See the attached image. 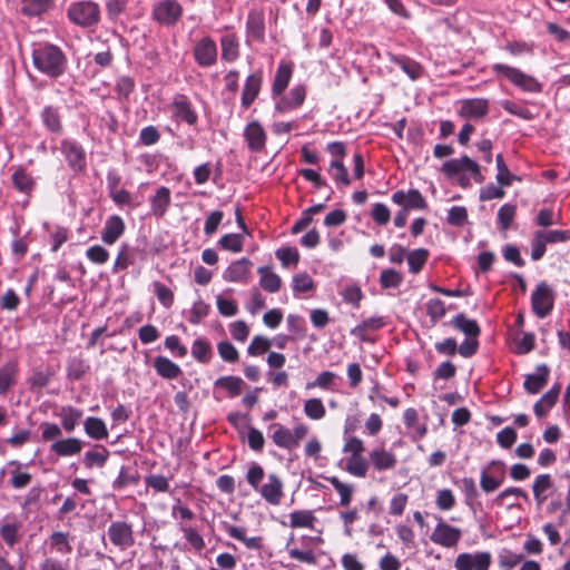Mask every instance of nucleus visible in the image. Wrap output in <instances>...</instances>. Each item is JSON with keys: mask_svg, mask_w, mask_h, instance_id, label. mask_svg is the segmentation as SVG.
Returning a JSON list of instances; mask_svg holds the SVG:
<instances>
[{"mask_svg": "<svg viewBox=\"0 0 570 570\" xmlns=\"http://www.w3.org/2000/svg\"><path fill=\"white\" fill-rule=\"evenodd\" d=\"M32 65L42 75L57 79L68 68V59L60 47L50 42H39L32 46Z\"/></svg>", "mask_w": 570, "mask_h": 570, "instance_id": "1", "label": "nucleus"}, {"mask_svg": "<svg viewBox=\"0 0 570 570\" xmlns=\"http://www.w3.org/2000/svg\"><path fill=\"white\" fill-rule=\"evenodd\" d=\"M454 328L462 332L466 338L458 347L454 338H445L442 342L435 343V350L440 354L454 355L456 352L463 357L473 356L479 347L478 336L480 335V327L478 323H451Z\"/></svg>", "mask_w": 570, "mask_h": 570, "instance_id": "2", "label": "nucleus"}, {"mask_svg": "<svg viewBox=\"0 0 570 570\" xmlns=\"http://www.w3.org/2000/svg\"><path fill=\"white\" fill-rule=\"evenodd\" d=\"M491 69L498 76L505 78L512 85L525 92L538 94L542 91L541 82H539L533 76L528 75L515 67H511L505 63H494Z\"/></svg>", "mask_w": 570, "mask_h": 570, "instance_id": "3", "label": "nucleus"}, {"mask_svg": "<svg viewBox=\"0 0 570 570\" xmlns=\"http://www.w3.org/2000/svg\"><path fill=\"white\" fill-rule=\"evenodd\" d=\"M67 16L73 24L91 28L100 21V9L94 1H76L68 7Z\"/></svg>", "mask_w": 570, "mask_h": 570, "instance_id": "4", "label": "nucleus"}, {"mask_svg": "<svg viewBox=\"0 0 570 570\" xmlns=\"http://www.w3.org/2000/svg\"><path fill=\"white\" fill-rule=\"evenodd\" d=\"M171 119L177 124L185 122L194 127L198 122V114L185 94H176L170 102Z\"/></svg>", "mask_w": 570, "mask_h": 570, "instance_id": "5", "label": "nucleus"}, {"mask_svg": "<svg viewBox=\"0 0 570 570\" xmlns=\"http://www.w3.org/2000/svg\"><path fill=\"white\" fill-rule=\"evenodd\" d=\"M442 171L448 177H454L462 171H468L476 183L480 184L484 180L480 165L466 155L459 159L454 158L443 163Z\"/></svg>", "mask_w": 570, "mask_h": 570, "instance_id": "6", "label": "nucleus"}, {"mask_svg": "<svg viewBox=\"0 0 570 570\" xmlns=\"http://www.w3.org/2000/svg\"><path fill=\"white\" fill-rule=\"evenodd\" d=\"M183 16V7L177 0H160L155 3L151 17L164 26H175Z\"/></svg>", "mask_w": 570, "mask_h": 570, "instance_id": "7", "label": "nucleus"}, {"mask_svg": "<svg viewBox=\"0 0 570 570\" xmlns=\"http://www.w3.org/2000/svg\"><path fill=\"white\" fill-rule=\"evenodd\" d=\"M107 535L110 542L119 550L125 551L135 544L132 525L126 521L110 523Z\"/></svg>", "mask_w": 570, "mask_h": 570, "instance_id": "8", "label": "nucleus"}, {"mask_svg": "<svg viewBox=\"0 0 570 570\" xmlns=\"http://www.w3.org/2000/svg\"><path fill=\"white\" fill-rule=\"evenodd\" d=\"M60 150L72 171L81 173L86 169V150L78 141L63 139L60 142Z\"/></svg>", "mask_w": 570, "mask_h": 570, "instance_id": "9", "label": "nucleus"}, {"mask_svg": "<svg viewBox=\"0 0 570 570\" xmlns=\"http://www.w3.org/2000/svg\"><path fill=\"white\" fill-rule=\"evenodd\" d=\"M217 46L209 37L205 36L199 39L193 50L196 63L202 68H209L217 62Z\"/></svg>", "mask_w": 570, "mask_h": 570, "instance_id": "10", "label": "nucleus"}, {"mask_svg": "<svg viewBox=\"0 0 570 570\" xmlns=\"http://www.w3.org/2000/svg\"><path fill=\"white\" fill-rule=\"evenodd\" d=\"M553 291L546 282H541L531 295L534 314L543 318L553 307Z\"/></svg>", "mask_w": 570, "mask_h": 570, "instance_id": "11", "label": "nucleus"}, {"mask_svg": "<svg viewBox=\"0 0 570 570\" xmlns=\"http://www.w3.org/2000/svg\"><path fill=\"white\" fill-rule=\"evenodd\" d=\"M492 562L490 552L461 553L456 557V570H489Z\"/></svg>", "mask_w": 570, "mask_h": 570, "instance_id": "12", "label": "nucleus"}, {"mask_svg": "<svg viewBox=\"0 0 570 570\" xmlns=\"http://www.w3.org/2000/svg\"><path fill=\"white\" fill-rule=\"evenodd\" d=\"M392 202L399 206L410 210H425L428 203L419 189H410L404 191L402 189L392 194Z\"/></svg>", "mask_w": 570, "mask_h": 570, "instance_id": "13", "label": "nucleus"}, {"mask_svg": "<svg viewBox=\"0 0 570 570\" xmlns=\"http://www.w3.org/2000/svg\"><path fill=\"white\" fill-rule=\"evenodd\" d=\"M459 104L458 115L464 119H481L488 115L490 109L487 98L463 99Z\"/></svg>", "mask_w": 570, "mask_h": 570, "instance_id": "14", "label": "nucleus"}, {"mask_svg": "<svg viewBox=\"0 0 570 570\" xmlns=\"http://www.w3.org/2000/svg\"><path fill=\"white\" fill-rule=\"evenodd\" d=\"M263 85V70L257 69L246 77L243 90L240 104L244 109H247L258 97Z\"/></svg>", "mask_w": 570, "mask_h": 570, "instance_id": "15", "label": "nucleus"}, {"mask_svg": "<svg viewBox=\"0 0 570 570\" xmlns=\"http://www.w3.org/2000/svg\"><path fill=\"white\" fill-rule=\"evenodd\" d=\"M265 14L261 9H252L246 20V39L263 43L265 41Z\"/></svg>", "mask_w": 570, "mask_h": 570, "instance_id": "16", "label": "nucleus"}, {"mask_svg": "<svg viewBox=\"0 0 570 570\" xmlns=\"http://www.w3.org/2000/svg\"><path fill=\"white\" fill-rule=\"evenodd\" d=\"M462 532L459 528L452 527L441 520L431 534V540L436 544L452 548L458 544Z\"/></svg>", "mask_w": 570, "mask_h": 570, "instance_id": "17", "label": "nucleus"}, {"mask_svg": "<svg viewBox=\"0 0 570 570\" xmlns=\"http://www.w3.org/2000/svg\"><path fill=\"white\" fill-rule=\"evenodd\" d=\"M253 263L248 258H240L233 262L223 273L226 282L247 283Z\"/></svg>", "mask_w": 570, "mask_h": 570, "instance_id": "18", "label": "nucleus"}, {"mask_svg": "<svg viewBox=\"0 0 570 570\" xmlns=\"http://www.w3.org/2000/svg\"><path fill=\"white\" fill-rule=\"evenodd\" d=\"M306 92L307 89L304 85L293 87L286 96H283L281 100L276 102L275 109L279 112H286L301 107L305 101Z\"/></svg>", "mask_w": 570, "mask_h": 570, "instance_id": "19", "label": "nucleus"}, {"mask_svg": "<svg viewBox=\"0 0 570 570\" xmlns=\"http://www.w3.org/2000/svg\"><path fill=\"white\" fill-rule=\"evenodd\" d=\"M269 504L277 505L283 498V481L274 473L268 475V481L257 490Z\"/></svg>", "mask_w": 570, "mask_h": 570, "instance_id": "20", "label": "nucleus"}, {"mask_svg": "<svg viewBox=\"0 0 570 570\" xmlns=\"http://www.w3.org/2000/svg\"><path fill=\"white\" fill-rule=\"evenodd\" d=\"M293 76V63L282 60L278 63L272 83V97L275 99L284 94Z\"/></svg>", "mask_w": 570, "mask_h": 570, "instance_id": "21", "label": "nucleus"}, {"mask_svg": "<svg viewBox=\"0 0 570 570\" xmlns=\"http://www.w3.org/2000/svg\"><path fill=\"white\" fill-rule=\"evenodd\" d=\"M244 137L252 151L258 153L265 148L266 132L258 121L253 120L246 126Z\"/></svg>", "mask_w": 570, "mask_h": 570, "instance_id": "22", "label": "nucleus"}, {"mask_svg": "<svg viewBox=\"0 0 570 570\" xmlns=\"http://www.w3.org/2000/svg\"><path fill=\"white\" fill-rule=\"evenodd\" d=\"M126 225L118 215H111L107 218L101 232V240L106 245L115 244L125 233Z\"/></svg>", "mask_w": 570, "mask_h": 570, "instance_id": "23", "label": "nucleus"}, {"mask_svg": "<svg viewBox=\"0 0 570 570\" xmlns=\"http://www.w3.org/2000/svg\"><path fill=\"white\" fill-rule=\"evenodd\" d=\"M550 368L546 364H540L535 368V373L525 375L523 383L524 390L529 394L539 393L548 383Z\"/></svg>", "mask_w": 570, "mask_h": 570, "instance_id": "24", "label": "nucleus"}, {"mask_svg": "<svg viewBox=\"0 0 570 570\" xmlns=\"http://www.w3.org/2000/svg\"><path fill=\"white\" fill-rule=\"evenodd\" d=\"M40 118L45 128L51 134L60 135L63 131L59 107L52 105L45 106L40 112Z\"/></svg>", "mask_w": 570, "mask_h": 570, "instance_id": "25", "label": "nucleus"}, {"mask_svg": "<svg viewBox=\"0 0 570 570\" xmlns=\"http://www.w3.org/2000/svg\"><path fill=\"white\" fill-rule=\"evenodd\" d=\"M150 212L157 218H163L171 203L170 189L166 186L157 188L154 196L150 197Z\"/></svg>", "mask_w": 570, "mask_h": 570, "instance_id": "26", "label": "nucleus"}, {"mask_svg": "<svg viewBox=\"0 0 570 570\" xmlns=\"http://www.w3.org/2000/svg\"><path fill=\"white\" fill-rule=\"evenodd\" d=\"M83 442L77 438H67L55 441L50 445V452L58 456H71L79 454Z\"/></svg>", "mask_w": 570, "mask_h": 570, "instance_id": "27", "label": "nucleus"}, {"mask_svg": "<svg viewBox=\"0 0 570 570\" xmlns=\"http://www.w3.org/2000/svg\"><path fill=\"white\" fill-rule=\"evenodd\" d=\"M239 39L236 33H228L220 38L222 59L234 62L240 56Z\"/></svg>", "mask_w": 570, "mask_h": 570, "instance_id": "28", "label": "nucleus"}, {"mask_svg": "<svg viewBox=\"0 0 570 570\" xmlns=\"http://www.w3.org/2000/svg\"><path fill=\"white\" fill-rule=\"evenodd\" d=\"M389 59L392 63L400 67L403 70V72H405L409 76L411 80L419 79L423 73L422 66L406 56H396L393 53H389Z\"/></svg>", "mask_w": 570, "mask_h": 570, "instance_id": "29", "label": "nucleus"}, {"mask_svg": "<svg viewBox=\"0 0 570 570\" xmlns=\"http://www.w3.org/2000/svg\"><path fill=\"white\" fill-rule=\"evenodd\" d=\"M223 529L229 534V537L243 542L248 549L259 550L262 548V537L247 538L246 530L244 528L223 522Z\"/></svg>", "mask_w": 570, "mask_h": 570, "instance_id": "30", "label": "nucleus"}, {"mask_svg": "<svg viewBox=\"0 0 570 570\" xmlns=\"http://www.w3.org/2000/svg\"><path fill=\"white\" fill-rule=\"evenodd\" d=\"M370 460L377 471L391 470L396 465L395 455L383 448L374 449L370 453Z\"/></svg>", "mask_w": 570, "mask_h": 570, "instance_id": "31", "label": "nucleus"}, {"mask_svg": "<svg viewBox=\"0 0 570 570\" xmlns=\"http://www.w3.org/2000/svg\"><path fill=\"white\" fill-rule=\"evenodd\" d=\"M8 464L13 466V470L10 471L9 485L16 490L27 488L32 481V475L23 471L22 463L17 460H12Z\"/></svg>", "mask_w": 570, "mask_h": 570, "instance_id": "32", "label": "nucleus"}, {"mask_svg": "<svg viewBox=\"0 0 570 570\" xmlns=\"http://www.w3.org/2000/svg\"><path fill=\"white\" fill-rule=\"evenodd\" d=\"M561 385H553L541 399L534 404L533 411L538 417H543L548 411L557 403L560 394Z\"/></svg>", "mask_w": 570, "mask_h": 570, "instance_id": "33", "label": "nucleus"}, {"mask_svg": "<svg viewBox=\"0 0 570 570\" xmlns=\"http://www.w3.org/2000/svg\"><path fill=\"white\" fill-rule=\"evenodd\" d=\"M553 488V480L550 474H539L532 484V492L538 507L548 499V491Z\"/></svg>", "mask_w": 570, "mask_h": 570, "instance_id": "34", "label": "nucleus"}, {"mask_svg": "<svg viewBox=\"0 0 570 570\" xmlns=\"http://www.w3.org/2000/svg\"><path fill=\"white\" fill-rule=\"evenodd\" d=\"M153 365L157 374L167 380L177 379L181 374L180 367L165 356H156Z\"/></svg>", "mask_w": 570, "mask_h": 570, "instance_id": "35", "label": "nucleus"}, {"mask_svg": "<svg viewBox=\"0 0 570 570\" xmlns=\"http://www.w3.org/2000/svg\"><path fill=\"white\" fill-rule=\"evenodd\" d=\"M53 7V0H21L20 12L27 17H39Z\"/></svg>", "mask_w": 570, "mask_h": 570, "instance_id": "36", "label": "nucleus"}, {"mask_svg": "<svg viewBox=\"0 0 570 570\" xmlns=\"http://www.w3.org/2000/svg\"><path fill=\"white\" fill-rule=\"evenodd\" d=\"M257 272L261 275L259 285L263 289L268 293H276L281 289L282 279L271 267L262 266Z\"/></svg>", "mask_w": 570, "mask_h": 570, "instance_id": "37", "label": "nucleus"}, {"mask_svg": "<svg viewBox=\"0 0 570 570\" xmlns=\"http://www.w3.org/2000/svg\"><path fill=\"white\" fill-rule=\"evenodd\" d=\"M85 432L94 440H105L108 438V430L105 422L95 416H89L83 422Z\"/></svg>", "mask_w": 570, "mask_h": 570, "instance_id": "38", "label": "nucleus"}, {"mask_svg": "<svg viewBox=\"0 0 570 570\" xmlns=\"http://www.w3.org/2000/svg\"><path fill=\"white\" fill-rule=\"evenodd\" d=\"M18 372V363L14 360L7 362L0 367V394H6L14 384V377Z\"/></svg>", "mask_w": 570, "mask_h": 570, "instance_id": "39", "label": "nucleus"}, {"mask_svg": "<svg viewBox=\"0 0 570 570\" xmlns=\"http://www.w3.org/2000/svg\"><path fill=\"white\" fill-rule=\"evenodd\" d=\"M90 366L81 355H75L68 360L67 363V376L69 380L78 381L88 371Z\"/></svg>", "mask_w": 570, "mask_h": 570, "instance_id": "40", "label": "nucleus"}, {"mask_svg": "<svg viewBox=\"0 0 570 570\" xmlns=\"http://www.w3.org/2000/svg\"><path fill=\"white\" fill-rule=\"evenodd\" d=\"M12 185L17 190L29 194L35 187V179L26 169L19 168L11 176Z\"/></svg>", "mask_w": 570, "mask_h": 570, "instance_id": "41", "label": "nucleus"}, {"mask_svg": "<svg viewBox=\"0 0 570 570\" xmlns=\"http://www.w3.org/2000/svg\"><path fill=\"white\" fill-rule=\"evenodd\" d=\"M316 517L311 510H297L289 513V527L292 528H314Z\"/></svg>", "mask_w": 570, "mask_h": 570, "instance_id": "42", "label": "nucleus"}, {"mask_svg": "<svg viewBox=\"0 0 570 570\" xmlns=\"http://www.w3.org/2000/svg\"><path fill=\"white\" fill-rule=\"evenodd\" d=\"M61 425L66 432H72L82 416V411L72 406H65L61 409Z\"/></svg>", "mask_w": 570, "mask_h": 570, "instance_id": "43", "label": "nucleus"}, {"mask_svg": "<svg viewBox=\"0 0 570 570\" xmlns=\"http://www.w3.org/2000/svg\"><path fill=\"white\" fill-rule=\"evenodd\" d=\"M276 430L274 431L272 439L274 443L283 449L293 450L296 448L295 440L293 439L292 431L284 428L281 424H274Z\"/></svg>", "mask_w": 570, "mask_h": 570, "instance_id": "44", "label": "nucleus"}, {"mask_svg": "<svg viewBox=\"0 0 570 570\" xmlns=\"http://www.w3.org/2000/svg\"><path fill=\"white\" fill-rule=\"evenodd\" d=\"M328 173L336 185L346 187L351 184L347 168L341 159H333L331 161Z\"/></svg>", "mask_w": 570, "mask_h": 570, "instance_id": "45", "label": "nucleus"}, {"mask_svg": "<svg viewBox=\"0 0 570 570\" xmlns=\"http://www.w3.org/2000/svg\"><path fill=\"white\" fill-rule=\"evenodd\" d=\"M326 480L334 487L340 494V504L342 507L350 505L354 492V487L342 482L337 476H328Z\"/></svg>", "mask_w": 570, "mask_h": 570, "instance_id": "46", "label": "nucleus"}, {"mask_svg": "<svg viewBox=\"0 0 570 570\" xmlns=\"http://www.w3.org/2000/svg\"><path fill=\"white\" fill-rule=\"evenodd\" d=\"M193 357L200 363H208L213 356L209 342L205 338H197L191 346Z\"/></svg>", "mask_w": 570, "mask_h": 570, "instance_id": "47", "label": "nucleus"}, {"mask_svg": "<svg viewBox=\"0 0 570 570\" xmlns=\"http://www.w3.org/2000/svg\"><path fill=\"white\" fill-rule=\"evenodd\" d=\"M97 448H100L101 451H88L83 455V464L87 469L102 468L108 460L109 451L102 445H97Z\"/></svg>", "mask_w": 570, "mask_h": 570, "instance_id": "48", "label": "nucleus"}, {"mask_svg": "<svg viewBox=\"0 0 570 570\" xmlns=\"http://www.w3.org/2000/svg\"><path fill=\"white\" fill-rule=\"evenodd\" d=\"M244 381L238 376H222L215 382V386L223 387L228 391L232 397H235L242 393Z\"/></svg>", "mask_w": 570, "mask_h": 570, "instance_id": "49", "label": "nucleus"}, {"mask_svg": "<svg viewBox=\"0 0 570 570\" xmlns=\"http://www.w3.org/2000/svg\"><path fill=\"white\" fill-rule=\"evenodd\" d=\"M429 258V250L425 248H417L407 254L409 269L413 274H417L425 265Z\"/></svg>", "mask_w": 570, "mask_h": 570, "instance_id": "50", "label": "nucleus"}, {"mask_svg": "<svg viewBox=\"0 0 570 570\" xmlns=\"http://www.w3.org/2000/svg\"><path fill=\"white\" fill-rule=\"evenodd\" d=\"M314 286L315 284L313 278L306 272L298 273L293 276L292 288L294 295L311 292L314 288Z\"/></svg>", "mask_w": 570, "mask_h": 570, "instance_id": "51", "label": "nucleus"}, {"mask_svg": "<svg viewBox=\"0 0 570 570\" xmlns=\"http://www.w3.org/2000/svg\"><path fill=\"white\" fill-rule=\"evenodd\" d=\"M345 470L354 476L365 478L367 470H368V463L365 460V458L362 455L361 456H350L347 459Z\"/></svg>", "mask_w": 570, "mask_h": 570, "instance_id": "52", "label": "nucleus"}, {"mask_svg": "<svg viewBox=\"0 0 570 570\" xmlns=\"http://www.w3.org/2000/svg\"><path fill=\"white\" fill-rule=\"evenodd\" d=\"M20 524L17 522H7L0 527V535L9 548L19 541Z\"/></svg>", "mask_w": 570, "mask_h": 570, "instance_id": "53", "label": "nucleus"}, {"mask_svg": "<svg viewBox=\"0 0 570 570\" xmlns=\"http://www.w3.org/2000/svg\"><path fill=\"white\" fill-rule=\"evenodd\" d=\"M244 237L240 234H225L218 240L220 248L233 253H239L243 249Z\"/></svg>", "mask_w": 570, "mask_h": 570, "instance_id": "54", "label": "nucleus"}, {"mask_svg": "<svg viewBox=\"0 0 570 570\" xmlns=\"http://www.w3.org/2000/svg\"><path fill=\"white\" fill-rule=\"evenodd\" d=\"M50 546L60 554L70 553L72 548L69 543V535L66 532L56 531L50 535Z\"/></svg>", "mask_w": 570, "mask_h": 570, "instance_id": "55", "label": "nucleus"}, {"mask_svg": "<svg viewBox=\"0 0 570 570\" xmlns=\"http://www.w3.org/2000/svg\"><path fill=\"white\" fill-rule=\"evenodd\" d=\"M534 334L523 333L522 336H515L513 340V352L519 355L528 354L534 348Z\"/></svg>", "mask_w": 570, "mask_h": 570, "instance_id": "56", "label": "nucleus"}, {"mask_svg": "<svg viewBox=\"0 0 570 570\" xmlns=\"http://www.w3.org/2000/svg\"><path fill=\"white\" fill-rule=\"evenodd\" d=\"M136 87L135 80L129 76H121L117 79L115 91L119 99L127 100Z\"/></svg>", "mask_w": 570, "mask_h": 570, "instance_id": "57", "label": "nucleus"}, {"mask_svg": "<svg viewBox=\"0 0 570 570\" xmlns=\"http://www.w3.org/2000/svg\"><path fill=\"white\" fill-rule=\"evenodd\" d=\"M517 207L512 204H504L500 207L498 212V224L501 229L507 230L510 228L514 216H515Z\"/></svg>", "mask_w": 570, "mask_h": 570, "instance_id": "58", "label": "nucleus"}, {"mask_svg": "<svg viewBox=\"0 0 570 570\" xmlns=\"http://www.w3.org/2000/svg\"><path fill=\"white\" fill-rule=\"evenodd\" d=\"M304 413L312 420H321L326 411L320 399H309L304 404Z\"/></svg>", "mask_w": 570, "mask_h": 570, "instance_id": "59", "label": "nucleus"}, {"mask_svg": "<svg viewBox=\"0 0 570 570\" xmlns=\"http://www.w3.org/2000/svg\"><path fill=\"white\" fill-rule=\"evenodd\" d=\"M275 256L284 267L296 265L299 261V253L295 247H281L276 249Z\"/></svg>", "mask_w": 570, "mask_h": 570, "instance_id": "60", "label": "nucleus"}, {"mask_svg": "<svg viewBox=\"0 0 570 570\" xmlns=\"http://www.w3.org/2000/svg\"><path fill=\"white\" fill-rule=\"evenodd\" d=\"M402 281L401 273L392 268L382 271L380 275V284L383 288H397Z\"/></svg>", "mask_w": 570, "mask_h": 570, "instance_id": "61", "label": "nucleus"}, {"mask_svg": "<svg viewBox=\"0 0 570 570\" xmlns=\"http://www.w3.org/2000/svg\"><path fill=\"white\" fill-rule=\"evenodd\" d=\"M448 224L461 227L468 223V210L463 206H453L448 210Z\"/></svg>", "mask_w": 570, "mask_h": 570, "instance_id": "62", "label": "nucleus"}, {"mask_svg": "<svg viewBox=\"0 0 570 570\" xmlns=\"http://www.w3.org/2000/svg\"><path fill=\"white\" fill-rule=\"evenodd\" d=\"M497 161V180L501 186H510L512 180L515 178L510 171L508 166L504 163L502 154H498L495 157Z\"/></svg>", "mask_w": 570, "mask_h": 570, "instance_id": "63", "label": "nucleus"}, {"mask_svg": "<svg viewBox=\"0 0 570 570\" xmlns=\"http://www.w3.org/2000/svg\"><path fill=\"white\" fill-rule=\"evenodd\" d=\"M153 292L164 306L169 307L173 304L174 294L171 289L161 282L153 283Z\"/></svg>", "mask_w": 570, "mask_h": 570, "instance_id": "64", "label": "nucleus"}]
</instances>
